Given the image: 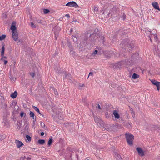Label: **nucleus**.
<instances>
[{"mask_svg":"<svg viewBox=\"0 0 160 160\" xmlns=\"http://www.w3.org/2000/svg\"><path fill=\"white\" fill-rule=\"evenodd\" d=\"M128 40L122 41L121 43V45L122 48V51L125 52L124 49H127L128 51L130 52L134 47V42L131 41L130 42H128Z\"/></svg>","mask_w":160,"mask_h":160,"instance_id":"1","label":"nucleus"},{"mask_svg":"<svg viewBox=\"0 0 160 160\" xmlns=\"http://www.w3.org/2000/svg\"><path fill=\"white\" fill-rule=\"evenodd\" d=\"M138 56V53L134 54L131 56V58L133 59V60H130V59H125V61L122 60L123 65H124V66L126 67L131 65L133 63V62L135 61L136 59H137Z\"/></svg>","mask_w":160,"mask_h":160,"instance_id":"2","label":"nucleus"},{"mask_svg":"<svg viewBox=\"0 0 160 160\" xmlns=\"http://www.w3.org/2000/svg\"><path fill=\"white\" fill-rule=\"evenodd\" d=\"M125 137L128 143L130 145H132L134 137L133 135L130 133H126Z\"/></svg>","mask_w":160,"mask_h":160,"instance_id":"3","label":"nucleus"},{"mask_svg":"<svg viewBox=\"0 0 160 160\" xmlns=\"http://www.w3.org/2000/svg\"><path fill=\"white\" fill-rule=\"evenodd\" d=\"M100 34V32L98 31V29L96 28L95 29L94 32L93 33L91 34L89 36V37L91 39V41H92L94 39H95V38L98 37Z\"/></svg>","mask_w":160,"mask_h":160,"instance_id":"4","label":"nucleus"},{"mask_svg":"<svg viewBox=\"0 0 160 160\" xmlns=\"http://www.w3.org/2000/svg\"><path fill=\"white\" fill-rule=\"evenodd\" d=\"M93 117L95 122L97 123L98 126L102 127L104 126V122L101 119L95 115L93 116Z\"/></svg>","mask_w":160,"mask_h":160,"instance_id":"5","label":"nucleus"},{"mask_svg":"<svg viewBox=\"0 0 160 160\" xmlns=\"http://www.w3.org/2000/svg\"><path fill=\"white\" fill-rule=\"evenodd\" d=\"M88 39V37L87 36H85L83 39H82V41H81L79 44L80 47L81 48H83L85 47L87 44V40Z\"/></svg>","mask_w":160,"mask_h":160,"instance_id":"6","label":"nucleus"},{"mask_svg":"<svg viewBox=\"0 0 160 160\" xmlns=\"http://www.w3.org/2000/svg\"><path fill=\"white\" fill-rule=\"evenodd\" d=\"M122 66H124V65H123V61H122L113 64V68L114 69L121 68Z\"/></svg>","mask_w":160,"mask_h":160,"instance_id":"7","label":"nucleus"},{"mask_svg":"<svg viewBox=\"0 0 160 160\" xmlns=\"http://www.w3.org/2000/svg\"><path fill=\"white\" fill-rule=\"evenodd\" d=\"M158 45L157 48L155 47L153 49V52L155 54H160V41H158Z\"/></svg>","mask_w":160,"mask_h":160,"instance_id":"8","label":"nucleus"},{"mask_svg":"<svg viewBox=\"0 0 160 160\" xmlns=\"http://www.w3.org/2000/svg\"><path fill=\"white\" fill-rule=\"evenodd\" d=\"M66 5L69 7H74L75 8L78 7V5L74 1L69 2L67 3Z\"/></svg>","mask_w":160,"mask_h":160,"instance_id":"9","label":"nucleus"},{"mask_svg":"<svg viewBox=\"0 0 160 160\" xmlns=\"http://www.w3.org/2000/svg\"><path fill=\"white\" fill-rule=\"evenodd\" d=\"M109 12L111 14V16H112V15H115L118 12V8L116 6H114L112 8L110 9Z\"/></svg>","mask_w":160,"mask_h":160,"instance_id":"10","label":"nucleus"},{"mask_svg":"<svg viewBox=\"0 0 160 160\" xmlns=\"http://www.w3.org/2000/svg\"><path fill=\"white\" fill-rule=\"evenodd\" d=\"M136 150L138 152L139 155L141 156H143L144 155V152L141 148L139 147L137 148H136Z\"/></svg>","mask_w":160,"mask_h":160,"instance_id":"11","label":"nucleus"},{"mask_svg":"<svg viewBox=\"0 0 160 160\" xmlns=\"http://www.w3.org/2000/svg\"><path fill=\"white\" fill-rule=\"evenodd\" d=\"M15 143L18 148H20L24 145L23 144L21 141L18 140H16Z\"/></svg>","mask_w":160,"mask_h":160,"instance_id":"12","label":"nucleus"},{"mask_svg":"<svg viewBox=\"0 0 160 160\" xmlns=\"http://www.w3.org/2000/svg\"><path fill=\"white\" fill-rule=\"evenodd\" d=\"M117 128L116 126H114V125H112L110 127L108 126H107L106 128H105V129L107 131H111L113 129H116Z\"/></svg>","mask_w":160,"mask_h":160,"instance_id":"13","label":"nucleus"},{"mask_svg":"<svg viewBox=\"0 0 160 160\" xmlns=\"http://www.w3.org/2000/svg\"><path fill=\"white\" fill-rule=\"evenodd\" d=\"M12 38L14 40H17L18 38V35L17 32H12Z\"/></svg>","mask_w":160,"mask_h":160,"instance_id":"14","label":"nucleus"},{"mask_svg":"<svg viewBox=\"0 0 160 160\" xmlns=\"http://www.w3.org/2000/svg\"><path fill=\"white\" fill-rule=\"evenodd\" d=\"M152 5L155 9H157L160 11L159 7L157 2H153L152 3Z\"/></svg>","mask_w":160,"mask_h":160,"instance_id":"15","label":"nucleus"},{"mask_svg":"<svg viewBox=\"0 0 160 160\" xmlns=\"http://www.w3.org/2000/svg\"><path fill=\"white\" fill-rule=\"evenodd\" d=\"M113 114L115 118L118 119L120 118V116L117 111L116 110L113 111Z\"/></svg>","mask_w":160,"mask_h":160,"instance_id":"16","label":"nucleus"},{"mask_svg":"<svg viewBox=\"0 0 160 160\" xmlns=\"http://www.w3.org/2000/svg\"><path fill=\"white\" fill-rule=\"evenodd\" d=\"M108 12H103V14L104 15V17L106 18H109L110 17H111L112 16H111V13L110 12H109L107 13Z\"/></svg>","mask_w":160,"mask_h":160,"instance_id":"17","label":"nucleus"},{"mask_svg":"<svg viewBox=\"0 0 160 160\" xmlns=\"http://www.w3.org/2000/svg\"><path fill=\"white\" fill-rule=\"evenodd\" d=\"M98 38V40L101 42H102V44H104V43L105 42L104 38H105L103 36H99V37H97Z\"/></svg>","mask_w":160,"mask_h":160,"instance_id":"18","label":"nucleus"},{"mask_svg":"<svg viewBox=\"0 0 160 160\" xmlns=\"http://www.w3.org/2000/svg\"><path fill=\"white\" fill-rule=\"evenodd\" d=\"M18 95L17 92L15 91L13 93H12L10 95V97L13 99L16 98Z\"/></svg>","mask_w":160,"mask_h":160,"instance_id":"19","label":"nucleus"},{"mask_svg":"<svg viewBox=\"0 0 160 160\" xmlns=\"http://www.w3.org/2000/svg\"><path fill=\"white\" fill-rule=\"evenodd\" d=\"M60 27L57 25L53 29L54 32H58L60 31Z\"/></svg>","mask_w":160,"mask_h":160,"instance_id":"20","label":"nucleus"},{"mask_svg":"<svg viewBox=\"0 0 160 160\" xmlns=\"http://www.w3.org/2000/svg\"><path fill=\"white\" fill-rule=\"evenodd\" d=\"M151 82L153 85H156V86L159 85L160 84V82H158L156 80L154 79H152L151 81Z\"/></svg>","mask_w":160,"mask_h":160,"instance_id":"21","label":"nucleus"},{"mask_svg":"<svg viewBox=\"0 0 160 160\" xmlns=\"http://www.w3.org/2000/svg\"><path fill=\"white\" fill-rule=\"evenodd\" d=\"M2 51H1V55L2 56H3L4 55V51H5V48H4V46L5 44L4 43H3L2 44Z\"/></svg>","mask_w":160,"mask_h":160,"instance_id":"22","label":"nucleus"},{"mask_svg":"<svg viewBox=\"0 0 160 160\" xmlns=\"http://www.w3.org/2000/svg\"><path fill=\"white\" fill-rule=\"evenodd\" d=\"M30 117H32L33 119H35V120H34L33 122H35L36 121V118L34 117V113L30 111Z\"/></svg>","mask_w":160,"mask_h":160,"instance_id":"23","label":"nucleus"},{"mask_svg":"<svg viewBox=\"0 0 160 160\" xmlns=\"http://www.w3.org/2000/svg\"><path fill=\"white\" fill-rule=\"evenodd\" d=\"M120 17L122 18L123 20H125L126 19V15L124 12H122L121 14H119Z\"/></svg>","mask_w":160,"mask_h":160,"instance_id":"24","label":"nucleus"},{"mask_svg":"<svg viewBox=\"0 0 160 160\" xmlns=\"http://www.w3.org/2000/svg\"><path fill=\"white\" fill-rule=\"evenodd\" d=\"M52 137L50 136L48 142V144L49 146L51 145L53 142Z\"/></svg>","mask_w":160,"mask_h":160,"instance_id":"25","label":"nucleus"},{"mask_svg":"<svg viewBox=\"0 0 160 160\" xmlns=\"http://www.w3.org/2000/svg\"><path fill=\"white\" fill-rule=\"evenodd\" d=\"M115 157L116 158V159L117 160H120V159H122V158H121V156L117 152H116V153H115Z\"/></svg>","mask_w":160,"mask_h":160,"instance_id":"26","label":"nucleus"},{"mask_svg":"<svg viewBox=\"0 0 160 160\" xmlns=\"http://www.w3.org/2000/svg\"><path fill=\"white\" fill-rule=\"evenodd\" d=\"M45 140L44 139H39L38 141V143L40 145H43L45 143Z\"/></svg>","mask_w":160,"mask_h":160,"instance_id":"27","label":"nucleus"},{"mask_svg":"<svg viewBox=\"0 0 160 160\" xmlns=\"http://www.w3.org/2000/svg\"><path fill=\"white\" fill-rule=\"evenodd\" d=\"M132 123H129V122H127L126 123L125 126L128 129H131L132 128Z\"/></svg>","mask_w":160,"mask_h":160,"instance_id":"28","label":"nucleus"},{"mask_svg":"<svg viewBox=\"0 0 160 160\" xmlns=\"http://www.w3.org/2000/svg\"><path fill=\"white\" fill-rule=\"evenodd\" d=\"M139 76L138 75L135 73H134L132 75V78L133 79H137L139 78Z\"/></svg>","mask_w":160,"mask_h":160,"instance_id":"29","label":"nucleus"},{"mask_svg":"<svg viewBox=\"0 0 160 160\" xmlns=\"http://www.w3.org/2000/svg\"><path fill=\"white\" fill-rule=\"evenodd\" d=\"M16 28L15 25H12L11 27V30H12V32H15V31L16 30Z\"/></svg>","mask_w":160,"mask_h":160,"instance_id":"30","label":"nucleus"},{"mask_svg":"<svg viewBox=\"0 0 160 160\" xmlns=\"http://www.w3.org/2000/svg\"><path fill=\"white\" fill-rule=\"evenodd\" d=\"M114 53L112 51H109L108 52V54L107 56L108 58H110L111 56H113V55H114Z\"/></svg>","mask_w":160,"mask_h":160,"instance_id":"31","label":"nucleus"},{"mask_svg":"<svg viewBox=\"0 0 160 160\" xmlns=\"http://www.w3.org/2000/svg\"><path fill=\"white\" fill-rule=\"evenodd\" d=\"M40 125L45 130H46L47 129V127L45 126V124L43 122H41Z\"/></svg>","mask_w":160,"mask_h":160,"instance_id":"32","label":"nucleus"},{"mask_svg":"<svg viewBox=\"0 0 160 160\" xmlns=\"http://www.w3.org/2000/svg\"><path fill=\"white\" fill-rule=\"evenodd\" d=\"M33 108L36 111L38 112V113H39V114H41V112L39 109L37 107L35 106H33Z\"/></svg>","mask_w":160,"mask_h":160,"instance_id":"33","label":"nucleus"},{"mask_svg":"<svg viewBox=\"0 0 160 160\" xmlns=\"http://www.w3.org/2000/svg\"><path fill=\"white\" fill-rule=\"evenodd\" d=\"M6 38V35L5 34H3L1 36H0V40L2 41L4 39Z\"/></svg>","mask_w":160,"mask_h":160,"instance_id":"34","label":"nucleus"},{"mask_svg":"<svg viewBox=\"0 0 160 160\" xmlns=\"http://www.w3.org/2000/svg\"><path fill=\"white\" fill-rule=\"evenodd\" d=\"M26 138L28 140V142H30L31 140V137L29 135H27L26 136Z\"/></svg>","mask_w":160,"mask_h":160,"instance_id":"35","label":"nucleus"},{"mask_svg":"<svg viewBox=\"0 0 160 160\" xmlns=\"http://www.w3.org/2000/svg\"><path fill=\"white\" fill-rule=\"evenodd\" d=\"M52 89L53 90L54 92L55 95H58V92L57 90L55 88H52Z\"/></svg>","mask_w":160,"mask_h":160,"instance_id":"36","label":"nucleus"},{"mask_svg":"<svg viewBox=\"0 0 160 160\" xmlns=\"http://www.w3.org/2000/svg\"><path fill=\"white\" fill-rule=\"evenodd\" d=\"M63 73L65 74V77L64 78H69L70 77L71 74H66V72H63Z\"/></svg>","mask_w":160,"mask_h":160,"instance_id":"37","label":"nucleus"},{"mask_svg":"<svg viewBox=\"0 0 160 160\" xmlns=\"http://www.w3.org/2000/svg\"><path fill=\"white\" fill-rule=\"evenodd\" d=\"M50 12V10L49 9H43V12L44 14H47Z\"/></svg>","mask_w":160,"mask_h":160,"instance_id":"38","label":"nucleus"},{"mask_svg":"<svg viewBox=\"0 0 160 160\" xmlns=\"http://www.w3.org/2000/svg\"><path fill=\"white\" fill-rule=\"evenodd\" d=\"M54 69L56 70V72L58 73H61V70L59 68L58 69L57 67H55L54 68Z\"/></svg>","mask_w":160,"mask_h":160,"instance_id":"39","label":"nucleus"},{"mask_svg":"<svg viewBox=\"0 0 160 160\" xmlns=\"http://www.w3.org/2000/svg\"><path fill=\"white\" fill-rule=\"evenodd\" d=\"M36 22L38 23L43 24V21L41 19H38L36 20Z\"/></svg>","mask_w":160,"mask_h":160,"instance_id":"40","label":"nucleus"},{"mask_svg":"<svg viewBox=\"0 0 160 160\" xmlns=\"http://www.w3.org/2000/svg\"><path fill=\"white\" fill-rule=\"evenodd\" d=\"M73 39L74 42H77L78 41V39L76 36H75L73 37Z\"/></svg>","mask_w":160,"mask_h":160,"instance_id":"41","label":"nucleus"},{"mask_svg":"<svg viewBox=\"0 0 160 160\" xmlns=\"http://www.w3.org/2000/svg\"><path fill=\"white\" fill-rule=\"evenodd\" d=\"M30 75L33 78H34L35 76V73L34 72H30Z\"/></svg>","mask_w":160,"mask_h":160,"instance_id":"42","label":"nucleus"},{"mask_svg":"<svg viewBox=\"0 0 160 160\" xmlns=\"http://www.w3.org/2000/svg\"><path fill=\"white\" fill-rule=\"evenodd\" d=\"M24 115H25L26 113H24L23 112H20V116L21 117H22L24 116Z\"/></svg>","mask_w":160,"mask_h":160,"instance_id":"43","label":"nucleus"},{"mask_svg":"<svg viewBox=\"0 0 160 160\" xmlns=\"http://www.w3.org/2000/svg\"><path fill=\"white\" fill-rule=\"evenodd\" d=\"M31 26L32 28H36V26L32 22H31Z\"/></svg>","mask_w":160,"mask_h":160,"instance_id":"44","label":"nucleus"},{"mask_svg":"<svg viewBox=\"0 0 160 160\" xmlns=\"http://www.w3.org/2000/svg\"><path fill=\"white\" fill-rule=\"evenodd\" d=\"M54 34H55V37L56 38V40L57 38L58 37V32H54Z\"/></svg>","mask_w":160,"mask_h":160,"instance_id":"45","label":"nucleus"},{"mask_svg":"<svg viewBox=\"0 0 160 160\" xmlns=\"http://www.w3.org/2000/svg\"><path fill=\"white\" fill-rule=\"evenodd\" d=\"M154 38H155V39L156 40V41L158 42V41L157 40H158V37H157V36L156 34H155V35H154Z\"/></svg>","mask_w":160,"mask_h":160,"instance_id":"46","label":"nucleus"},{"mask_svg":"<svg viewBox=\"0 0 160 160\" xmlns=\"http://www.w3.org/2000/svg\"><path fill=\"white\" fill-rule=\"evenodd\" d=\"M68 47H69V48L70 50H73V47L69 43Z\"/></svg>","mask_w":160,"mask_h":160,"instance_id":"47","label":"nucleus"},{"mask_svg":"<svg viewBox=\"0 0 160 160\" xmlns=\"http://www.w3.org/2000/svg\"><path fill=\"white\" fill-rule=\"evenodd\" d=\"M98 52V51L97 50H96L93 52L92 54L94 55H95L96 54H97Z\"/></svg>","mask_w":160,"mask_h":160,"instance_id":"48","label":"nucleus"},{"mask_svg":"<svg viewBox=\"0 0 160 160\" xmlns=\"http://www.w3.org/2000/svg\"><path fill=\"white\" fill-rule=\"evenodd\" d=\"M68 126H72V127H73L74 126V124L73 123H68Z\"/></svg>","mask_w":160,"mask_h":160,"instance_id":"49","label":"nucleus"},{"mask_svg":"<svg viewBox=\"0 0 160 160\" xmlns=\"http://www.w3.org/2000/svg\"><path fill=\"white\" fill-rule=\"evenodd\" d=\"M7 15L6 14H4V13H3L2 14V18H7Z\"/></svg>","mask_w":160,"mask_h":160,"instance_id":"50","label":"nucleus"},{"mask_svg":"<svg viewBox=\"0 0 160 160\" xmlns=\"http://www.w3.org/2000/svg\"><path fill=\"white\" fill-rule=\"evenodd\" d=\"M58 52L57 50L55 51V53L54 54V56L55 57L57 55H58Z\"/></svg>","mask_w":160,"mask_h":160,"instance_id":"51","label":"nucleus"},{"mask_svg":"<svg viewBox=\"0 0 160 160\" xmlns=\"http://www.w3.org/2000/svg\"><path fill=\"white\" fill-rule=\"evenodd\" d=\"M93 75V73L92 72H90L89 73V75L88 77V78H89V76H92Z\"/></svg>","mask_w":160,"mask_h":160,"instance_id":"52","label":"nucleus"},{"mask_svg":"<svg viewBox=\"0 0 160 160\" xmlns=\"http://www.w3.org/2000/svg\"><path fill=\"white\" fill-rule=\"evenodd\" d=\"M157 88V89L158 91H159L160 89V84L159 85L156 86Z\"/></svg>","mask_w":160,"mask_h":160,"instance_id":"53","label":"nucleus"},{"mask_svg":"<svg viewBox=\"0 0 160 160\" xmlns=\"http://www.w3.org/2000/svg\"><path fill=\"white\" fill-rule=\"evenodd\" d=\"M127 34V33L124 32L122 33V35H126Z\"/></svg>","mask_w":160,"mask_h":160,"instance_id":"54","label":"nucleus"},{"mask_svg":"<svg viewBox=\"0 0 160 160\" xmlns=\"http://www.w3.org/2000/svg\"><path fill=\"white\" fill-rule=\"evenodd\" d=\"M152 36V35L151 34H150V35H149V36H148V37L149 38H150V41L152 42V39L151 38V36Z\"/></svg>","mask_w":160,"mask_h":160,"instance_id":"55","label":"nucleus"},{"mask_svg":"<svg viewBox=\"0 0 160 160\" xmlns=\"http://www.w3.org/2000/svg\"><path fill=\"white\" fill-rule=\"evenodd\" d=\"M94 10L95 11H98V8L97 7H95L94 8Z\"/></svg>","mask_w":160,"mask_h":160,"instance_id":"56","label":"nucleus"},{"mask_svg":"<svg viewBox=\"0 0 160 160\" xmlns=\"http://www.w3.org/2000/svg\"><path fill=\"white\" fill-rule=\"evenodd\" d=\"M70 53L72 54H73L74 53V52L73 50H70Z\"/></svg>","mask_w":160,"mask_h":160,"instance_id":"57","label":"nucleus"},{"mask_svg":"<svg viewBox=\"0 0 160 160\" xmlns=\"http://www.w3.org/2000/svg\"><path fill=\"white\" fill-rule=\"evenodd\" d=\"M65 16L67 17H68V18H69L70 17V16L69 14H66L65 15Z\"/></svg>","mask_w":160,"mask_h":160,"instance_id":"58","label":"nucleus"},{"mask_svg":"<svg viewBox=\"0 0 160 160\" xmlns=\"http://www.w3.org/2000/svg\"><path fill=\"white\" fill-rule=\"evenodd\" d=\"M44 132H42L40 133V135L41 136H43L44 135Z\"/></svg>","mask_w":160,"mask_h":160,"instance_id":"59","label":"nucleus"},{"mask_svg":"<svg viewBox=\"0 0 160 160\" xmlns=\"http://www.w3.org/2000/svg\"><path fill=\"white\" fill-rule=\"evenodd\" d=\"M4 64H6L8 62L7 60H4Z\"/></svg>","mask_w":160,"mask_h":160,"instance_id":"60","label":"nucleus"},{"mask_svg":"<svg viewBox=\"0 0 160 160\" xmlns=\"http://www.w3.org/2000/svg\"><path fill=\"white\" fill-rule=\"evenodd\" d=\"M73 30V28H72L71 29H70V33H72V32Z\"/></svg>","mask_w":160,"mask_h":160,"instance_id":"61","label":"nucleus"},{"mask_svg":"<svg viewBox=\"0 0 160 160\" xmlns=\"http://www.w3.org/2000/svg\"><path fill=\"white\" fill-rule=\"evenodd\" d=\"M79 86L80 87H82L85 86V85L84 84H83L82 85H79Z\"/></svg>","mask_w":160,"mask_h":160,"instance_id":"62","label":"nucleus"},{"mask_svg":"<svg viewBox=\"0 0 160 160\" xmlns=\"http://www.w3.org/2000/svg\"><path fill=\"white\" fill-rule=\"evenodd\" d=\"M98 108L99 109H101V107H100V106L99 104H98Z\"/></svg>","mask_w":160,"mask_h":160,"instance_id":"63","label":"nucleus"},{"mask_svg":"<svg viewBox=\"0 0 160 160\" xmlns=\"http://www.w3.org/2000/svg\"><path fill=\"white\" fill-rule=\"evenodd\" d=\"M20 160H24L23 158L22 157H21L20 158Z\"/></svg>","mask_w":160,"mask_h":160,"instance_id":"64","label":"nucleus"}]
</instances>
